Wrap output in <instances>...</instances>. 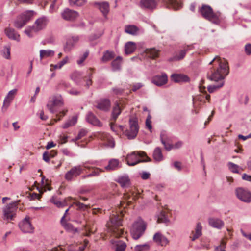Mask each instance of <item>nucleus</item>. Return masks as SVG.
Listing matches in <instances>:
<instances>
[{
    "label": "nucleus",
    "mask_w": 251,
    "mask_h": 251,
    "mask_svg": "<svg viewBox=\"0 0 251 251\" xmlns=\"http://www.w3.org/2000/svg\"><path fill=\"white\" fill-rule=\"evenodd\" d=\"M209 64L213 65V66L209 69L207 73V78L211 81L219 82V84L218 85L208 86V91L211 93L224 85V79L228 75L229 69L227 61L218 56H216L213 58Z\"/></svg>",
    "instance_id": "1"
},
{
    "label": "nucleus",
    "mask_w": 251,
    "mask_h": 251,
    "mask_svg": "<svg viewBox=\"0 0 251 251\" xmlns=\"http://www.w3.org/2000/svg\"><path fill=\"white\" fill-rule=\"evenodd\" d=\"M123 212L120 211V214H113L110 217V219L106 224V226L108 231L111 233L116 237H120L124 233V230L121 228L122 226Z\"/></svg>",
    "instance_id": "2"
},
{
    "label": "nucleus",
    "mask_w": 251,
    "mask_h": 251,
    "mask_svg": "<svg viewBox=\"0 0 251 251\" xmlns=\"http://www.w3.org/2000/svg\"><path fill=\"white\" fill-rule=\"evenodd\" d=\"M202 17L213 24L218 25L221 22V13L214 12L212 8L209 5L202 4L199 10Z\"/></svg>",
    "instance_id": "3"
},
{
    "label": "nucleus",
    "mask_w": 251,
    "mask_h": 251,
    "mask_svg": "<svg viewBox=\"0 0 251 251\" xmlns=\"http://www.w3.org/2000/svg\"><path fill=\"white\" fill-rule=\"evenodd\" d=\"M146 229V224L144 221L139 219L132 225L130 233L132 238L135 240L139 239L144 233Z\"/></svg>",
    "instance_id": "4"
},
{
    "label": "nucleus",
    "mask_w": 251,
    "mask_h": 251,
    "mask_svg": "<svg viewBox=\"0 0 251 251\" xmlns=\"http://www.w3.org/2000/svg\"><path fill=\"white\" fill-rule=\"evenodd\" d=\"M126 160L128 165L134 166L141 162L150 161V159L143 151H134L127 155Z\"/></svg>",
    "instance_id": "5"
},
{
    "label": "nucleus",
    "mask_w": 251,
    "mask_h": 251,
    "mask_svg": "<svg viewBox=\"0 0 251 251\" xmlns=\"http://www.w3.org/2000/svg\"><path fill=\"white\" fill-rule=\"evenodd\" d=\"M64 104L63 99L61 95L56 94L50 97V100L47 104V107L51 113H55L54 109L55 106H61Z\"/></svg>",
    "instance_id": "6"
},
{
    "label": "nucleus",
    "mask_w": 251,
    "mask_h": 251,
    "mask_svg": "<svg viewBox=\"0 0 251 251\" xmlns=\"http://www.w3.org/2000/svg\"><path fill=\"white\" fill-rule=\"evenodd\" d=\"M129 129L125 131V135L128 139H133L136 136L139 131V126L136 119H131L129 121Z\"/></svg>",
    "instance_id": "7"
},
{
    "label": "nucleus",
    "mask_w": 251,
    "mask_h": 251,
    "mask_svg": "<svg viewBox=\"0 0 251 251\" xmlns=\"http://www.w3.org/2000/svg\"><path fill=\"white\" fill-rule=\"evenodd\" d=\"M32 16V11L24 12L17 18L14 22V26L16 28H21L30 20Z\"/></svg>",
    "instance_id": "8"
},
{
    "label": "nucleus",
    "mask_w": 251,
    "mask_h": 251,
    "mask_svg": "<svg viewBox=\"0 0 251 251\" xmlns=\"http://www.w3.org/2000/svg\"><path fill=\"white\" fill-rule=\"evenodd\" d=\"M18 202V201H16L10 203L3 208V212L4 219L8 221L13 219L17 209Z\"/></svg>",
    "instance_id": "9"
},
{
    "label": "nucleus",
    "mask_w": 251,
    "mask_h": 251,
    "mask_svg": "<svg viewBox=\"0 0 251 251\" xmlns=\"http://www.w3.org/2000/svg\"><path fill=\"white\" fill-rule=\"evenodd\" d=\"M83 169L80 165L72 167L65 175V178L67 181H72L79 176L83 172Z\"/></svg>",
    "instance_id": "10"
},
{
    "label": "nucleus",
    "mask_w": 251,
    "mask_h": 251,
    "mask_svg": "<svg viewBox=\"0 0 251 251\" xmlns=\"http://www.w3.org/2000/svg\"><path fill=\"white\" fill-rule=\"evenodd\" d=\"M237 198L241 201L249 203L251 202V193L242 188H238L236 190Z\"/></svg>",
    "instance_id": "11"
},
{
    "label": "nucleus",
    "mask_w": 251,
    "mask_h": 251,
    "mask_svg": "<svg viewBox=\"0 0 251 251\" xmlns=\"http://www.w3.org/2000/svg\"><path fill=\"white\" fill-rule=\"evenodd\" d=\"M48 22L47 17L43 16L36 20L34 25L31 27V29L34 30V32H38L44 28Z\"/></svg>",
    "instance_id": "12"
},
{
    "label": "nucleus",
    "mask_w": 251,
    "mask_h": 251,
    "mask_svg": "<svg viewBox=\"0 0 251 251\" xmlns=\"http://www.w3.org/2000/svg\"><path fill=\"white\" fill-rule=\"evenodd\" d=\"M79 40V37L78 36H72L68 38L65 44L64 45V51L66 52H70Z\"/></svg>",
    "instance_id": "13"
},
{
    "label": "nucleus",
    "mask_w": 251,
    "mask_h": 251,
    "mask_svg": "<svg viewBox=\"0 0 251 251\" xmlns=\"http://www.w3.org/2000/svg\"><path fill=\"white\" fill-rule=\"evenodd\" d=\"M78 15L77 12L69 8L65 9L61 13L62 18L66 21H74L78 17Z\"/></svg>",
    "instance_id": "14"
},
{
    "label": "nucleus",
    "mask_w": 251,
    "mask_h": 251,
    "mask_svg": "<svg viewBox=\"0 0 251 251\" xmlns=\"http://www.w3.org/2000/svg\"><path fill=\"white\" fill-rule=\"evenodd\" d=\"M19 227L24 233H31L33 232V228L29 221V218L25 217L21 223Z\"/></svg>",
    "instance_id": "15"
},
{
    "label": "nucleus",
    "mask_w": 251,
    "mask_h": 251,
    "mask_svg": "<svg viewBox=\"0 0 251 251\" xmlns=\"http://www.w3.org/2000/svg\"><path fill=\"white\" fill-rule=\"evenodd\" d=\"M208 222L210 226L218 229H221L224 226V221L221 219L216 217L209 218Z\"/></svg>",
    "instance_id": "16"
},
{
    "label": "nucleus",
    "mask_w": 251,
    "mask_h": 251,
    "mask_svg": "<svg viewBox=\"0 0 251 251\" xmlns=\"http://www.w3.org/2000/svg\"><path fill=\"white\" fill-rule=\"evenodd\" d=\"M153 241L157 245L161 246L167 245L169 241L167 238L163 235L160 232H156L153 237Z\"/></svg>",
    "instance_id": "17"
},
{
    "label": "nucleus",
    "mask_w": 251,
    "mask_h": 251,
    "mask_svg": "<svg viewBox=\"0 0 251 251\" xmlns=\"http://www.w3.org/2000/svg\"><path fill=\"white\" fill-rule=\"evenodd\" d=\"M168 80L166 74H163L161 75H157L153 77L152 79V82L155 85L161 86L165 84Z\"/></svg>",
    "instance_id": "18"
},
{
    "label": "nucleus",
    "mask_w": 251,
    "mask_h": 251,
    "mask_svg": "<svg viewBox=\"0 0 251 251\" xmlns=\"http://www.w3.org/2000/svg\"><path fill=\"white\" fill-rule=\"evenodd\" d=\"M157 5V0H141L139 6L143 9L150 10L155 8Z\"/></svg>",
    "instance_id": "19"
},
{
    "label": "nucleus",
    "mask_w": 251,
    "mask_h": 251,
    "mask_svg": "<svg viewBox=\"0 0 251 251\" xmlns=\"http://www.w3.org/2000/svg\"><path fill=\"white\" fill-rule=\"evenodd\" d=\"M17 92V89H13L10 91L7 94V96L4 99L3 101V105L2 107V110L7 109V107L9 106L10 103L14 98V96Z\"/></svg>",
    "instance_id": "20"
},
{
    "label": "nucleus",
    "mask_w": 251,
    "mask_h": 251,
    "mask_svg": "<svg viewBox=\"0 0 251 251\" xmlns=\"http://www.w3.org/2000/svg\"><path fill=\"white\" fill-rule=\"evenodd\" d=\"M86 120L89 123L98 126H102V124L97 117L91 111H89L86 115Z\"/></svg>",
    "instance_id": "21"
},
{
    "label": "nucleus",
    "mask_w": 251,
    "mask_h": 251,
    "mask_svg": "<svg viewBox=\"0 0 251 251\" xmlns=\"http://www.w3.org/2000/svg\"><path fill=\"white\" fill-rule=\"evenodd\" d=\"M103 145L107 147L113 148L115 144L113 138L107 133H103L101 137Z\"/></svg>",
    "instance_id": "22"
},
{
    "label": "nucleus",
    "mask_w": 251,
    "mask_h": 251,
    "mask_svg": "<svg viewBox=\"0 0 251 251\" xmlns=\"http://www.w3.org/2000/svg\"><path fill=\"white\" fill-rule=\"evenodd\" d=\"M193 48V45H187L184 46L183 49L180 50L179 52L174 57V60L178 61L182 59L185 57L186 52L189 50H192Z\"/></svg>",
    "instance_id": "23"
},
{
    "label": "nucleus",
    "mask_w": 251,
    "mask_h": 251,
    "mask_svg": "<svg viewBox=\"0 0 251 251\" xmlns=\"http://www.w3.org/2000/svg\"><path fill=\"white\" fill-rule=\"evenodd\" d=\"M110 106V101L108 99L101 100L97 102L96 107L103 111H107Z\"/></svg>",
    "instance_id": "24"
},
{
    "label": "nucleus",
    "mask_w": 251,
    "mask_h": 251,
    "mask_svg": "<svg viewBox=\"0 0 251 251\" xmlns=\"http://www.w3.org/2000/svg\"><path fill=\"white\" fill-rule=\"evenodd\" d=\"M171 79L175 82H188L189 78L183 74H174L171 75Z\"/></svg>",
    "instance_id": "25"
},
{
    "label": "nucleus",
    "mask_w": 251,
    "mask_h": 251,
    "mask_svg": "<svg viewBox=\"0 0 251 251\" xmlns=\"http://www.w3.org/2000/svg\"><path fill=\"white\" fill-rule=\"evenodd\" d=\"M98 6L100 11L102 13L103 15L106 17L109 11V4L107 2L104 1L102 2H98L96 4Z\"/></svg>",
    "instance_id": "26"
},
{
    "label": "nucleus",
    "mask_w": 251,
    "mask_h": 251,
    "mask_svg": "<svg viewBox=\"0 0 251 251\" xmlns=\"http://www.w3.org/2000/svg\"><path fill=\"white\" fill-rule=\"evenodd\" d=\"M122 187H127L130 185V179L127 175H124L119 176L117 180Z\"/></svg>",
    "instance_id": "27"
},
{
    "label": "nucleus",
    "mask_w": 251,
    "mask_h": 251,
    "mask_svg": "<svg viewBox=\"0 0 251 251\" xmlns=\"http://www.w3.org/2000/svg\"><path fill=\"white\" fill-rule=\"evenodd\" d=\"M119 161L118 159H113L109 161L108 165L105 167L108 171L116 170L119 167Z\"/></svg>",
    "instance_id": "28"
},
{
    "label": "nucleus",
    "mask_w": 251,
    "mask_h": 251,
    "mask_svg": "<svg viewBox=\"0 0 251 251\" xmlns=\"http://www.w3.org/2000/svg\"><path fill=\"white\" fill-rule=\"evenodd\" d=\"M145 52L150 58L155 59L158 57L159 50L154 48L147 49L145 50Z\"/></svg>",
    "instance_id": "29"
},
{
    "label": "nucleus",
    "mask_w": 251,
    "mask_h": 251,
    "mask_svg": "<svg viewBox=\"0 0 251 251\" xmlns=\"http://www.w3.org/2000/svg\"><path fill=\"white\" fill-rule=\"evenodd\" d=\"M136 49L135 44L133 42H128L125 46V53L127 54H131Z\"/></svg>",
    "instance_id": "30"
},
{
    "label": "nucleus",
    "mask_w": 251,
    "mask_h": 251,
    "mask_svg": "<svg viewBox=\"0 0 251 251\" xmlns=\"http://www.w3.org/2000/svg\"><path fill=\"white\" fill-rule=\"evenodd\" d=\"M121 113V109L119 104L118 103H115L112 112V120L115 121Z\"/></svg>",
    "instance_id": "31"
},
{
    "label": "nucleus",
    "mask_w": 251,
    "mask_h": 251,
    "mask_svg": "<svg viewBox=\"0 0 251 251\" xmlns=\"http://www.w3.org/2000/svg\"><path fill=\"white\" fill-rule=\"evenodd\" d=\"M54 55V51L50 50H40V58L41 60L43 58L52 57Z\"/></svg>",
    "instance_id": "32"
},
{
    "label": "nucleus",
    "mask_w": 251,
    "mask_h": 251,
    "mask_svg": "<svg viewBox=\"0 0 251 251\" xmlns=\"http://www.w3.org/2000/svg\"><path fill=\"white\" fill-rule=\"evenodd\" d=\"M168 5L175 10H177L181 7V4L177 0H163Z\"/></svg>",
    "instance_id": "33"
},
{
    "label": "nucleus",
    "mask_w": 251,
    "mask_h": 251,
    "mask_svg": "<svg viewBox=\"0 0 251 251\" xmlns=\"http://www.w3.org/2000/svg\"><path fill=\"white\" fill-rule=\"evenodd\" d=\"M5 32L7 36L10 39L18 40L19 38V35L16 32L14 29L10 28H6Z\"/></svg>",
    "instance_id": "34"
},
{
    "label": "nucleus",
    "mask_w": 251,
    "mask_h": 251,
    "mask_svg": "<svg viewBox=\"0 0 251 251\" xmlns=\"http://www.w3.org/2000/svg\"><path fill=\"white\" fill-rule=\"evenodd\" d=\"M153 157L156 161H160L163 159V156L162 153L161 149L159 147H156L153 151Z\"/></svg>",
    "instance_id": "35"
},
{
    "label": "nucleus",
    "mask_w": 251,
    "mask_h": 251,
    "mask_svg": "<svg viewBox=\"0 0 251 251\" xmlns=\"http://www.w3.org/2000/svg\"><path fill=\"white\" fill-rule=\"evenodd\" d=\"M202 226L200 223H198L197 224L195 232H192L193 234L192 237V240L194 241L198 239L200 236L201 235Z\"/></svg>",
    "instance_id": "36"
},
{
    "label": "nucleus",
    "mask_w": 251,
    "mask_h": 251,
    "mask_svg": "<svg viewBox=\"0 0 251 251\" xmlns=\"http://www.w3.org/2000/svg\"><path fill=\"white\" fill-rule=\"evenodd\" d=\"M125 31L128 34L134 35H136L138 31V28L135 25H126L125 26Z\"/></svg>",
    "instance_id": "37"
},
{
    "label": "nucleus",
    "mask_w": 251,
    "mask_h": 251,
    "mask_svg": "<svg viewBox=\"0 0 251 251\" xmlns=\"http://www.w3.org/2000/svg\"><path fill=\"white\" fill-rule=\"evenodd\" d=\"M50 201L59 208L63 207L67 205L66 199L64 200L63 201H61L57 200L54 196L50 199Z\"/></svg>",
    "instance_id": "38"
},
{
    "label": "nucleus",
    "mask_w": 251,
    "mask_h": 251,
    "mask_svg": "<svg viewBox=\"0 0 251 251\" xmlns=\"http://www.w3.org/2000/svg\"><path fill=\"white\" fill-rule=\"evenodd\" d=\"M157 221L159 223H163L168 224L170 221L165 211H162L158 216Z\"/></svg>",
    "instance_id": "39"
},
{
    "label": "nucleus",
    "mask_w": 251,
    "mask_h": 251,
    "mask_svg": "<svg viewBox=\"0 0 251 251\" xmlns=\"http://www.w3.org/2000/svg\"><path fill=\"white\" fill-rule=\"evenodd\" d=\"M122 62V57L118 56L111 63L112 69L114 71H117L120 69Z\"/></svg>",
    "instance_id": "40"
},
{
    "label": "nucleus",
    "mask_w": 251,
    "mask_h": 251,
    "mask_svg": "<svg viewBox=\"0 0 251 251\" xmlns=\"http://www.w3.org/2000/svg\"><path fill=\"white\" fill-rule=\"evenodd\" d=\"M77 121V117L74 116L72 118L69 119L62 126L64 129L67 128L70 126L75 125Z\"/></svg>",
    "instance_id": "41"
},
{
    "label": "nucleus",
    "mask_w": 251,
    "mask_h": 251,
    "mask_svg": "<svg viewBox=\"0 0 251 251\" xmlns=\"http://www.w3.org/2000/svg\"><path fill=\"white\" fill-rule=\"evenodd\" d=\"M115 246V251H125L127 246L124 241L119 240L116 242Z\"/></svg>",
    "instance_id": "42"
},
{
    "label": "nucleus",
    "mask_w": 251,
    "mask_h": 251,
    "mask_svg": "<svg viewBox=\"0 0 251 251\" xmlns=\"http://www.w3.org/2000/svg\"><path fill=\"white\" fill-rule=\"evenodd\" d=\"M150 248V245L147 243L142 245H137L134 248V251H148Z\"/></svg>",
    "instance_id": "43"
},
{
    "label": "nucleus",
    "mask_w": 251,
    "mask_h": 251,
    "mask_svg": "<svg viewBox=\"0 0 251 251\" xmlns=\"http://www.w3.org/2000/svg\"><path fill=\"white\" fill-rule=\"evenodd\" d=\"M2 56L7 59H10V47L9 46H5L1 51Z\"/></svg>",
    "instance_id": "44"
},
{
    "label": "nucleus",
    "mask_w": 251,
    "mask_h": 251,
    "mask_svg": "<svg viewBox=\"0 0 251 251\" xmlns=\"http://www.w3.org/2000/svg\"><path fill=\"white\" fill-rule=\"evenodd\" d=\"M114 57V53L113 51H106L104 53L102 57V60L104 62H107L111 60Z\"/></svg>",
    "instance_id": "45"
},
{
    "label": "nucleus",
    "mask_w": 251,
    "mask_h": 251,
    "mask_svg": "<svg viewBox=\"0 0 251 251\" xmlns=\"http://www.w3.org/2000/svg\"><path fill=\"white\" fill-rule=\"evenodd\" d=\"M68 61V57L66 56L57 64L55 65L51 64V66L54 69H61L63 65L66 64Z\"/></svg>",
    "instance_id": "46"
},
{
    "label": "nucleus",
    "mask_w": 251,
    "mask_h": 251,
    "mask_svg": "<svg viewBox=\"0 0 251 251\" xmlns=\"http://www.w3.org/2000/svg\"><path fill=\"white\" fill-rule=\"evenodd\" d=\"M104 171L99 168H95V170L93 171L91 173L87 175L86 176H83V178H86L87 177H92L94 176H98L99 175L100 172H103Z\"/></svg>",
    "instance_id": "47"
},
{
    "label": "nucleus",
    "mask_w": 251,
    "mask_h": 251,
    "mask_svg": "<svg viewBox=\"0 0 251 251\" xmlns=\"http://www.w3.org/2000/svg\"><path fill=\"white\" fill-rule=\"evenodd\" d=\"M228 166L229 170L235 173H239V166L232 162H229L228 163Z\"/></svg>",
    "instance_id": "48"
},
{
    "label": "nucleus",
    "mask_w": 251,
    "mask_h": 251,
    "mask_svg": "<svg viewBox=\"0 0 251 251\" xmlns=\"http://www.w3.org/2000/svg\"><path fill=\"white\" fill-rule=\"evenodd\" d=\"M165 135L161 133L160 134V140L162 144L164 145L165 149L167 151H170L172 148V146L170 144L166 143L164 140Z\"/></svg>",
    "instance_id": "49"
},
{
    "label": "nucleus",
    "mask_w": 251,
    "mask_h": 251,
    "mask_svg": "<svg viewBox=\"0 0 251 251\" xmlns=\"http://www.w3.org/2000/svg\"><path fill=\"white\" fill-rule=\"evenodd\" d=\"M89 54V50H86V51L83 53V54L79 57V59L77 60V63L78 65H81L84 60L86 59V58L88 56Z\"/></svg>",
    "instance_id": "50"
},
{
    "label": "nucleus",
    "mask_w": 251,
    "mask_h": 251,
    "mask_svg": "<svg viewBox=\"0 0 251 251\" xmlns=\"http://www.w3.org/2000/svg\"><path fill=\"white\" fill-rule=\"evenodd\" d=\"M86 0H70V2L71 5H75L77 6H82L86 2Z\"/></svg>",
    "instance_id": "51"
},
{
    "label": "nucleus",
    "mask_w": 251,
    "mask_h": 251,
    "mask_svg": "<svg viewBox=\"0 0 251 251\" xmlns=\"http://www.w3.org/2000/svg\"><path fill=\"white\" fill-rule=\"evenodd\" d=\"M226 245V243L223 240L221 241L220 244L215 247V251H226L225 250Z\"/></svg>",
    "instance_id": "52"
},
{
    "label": "nucleus",
    "mask_w": 251,
    "mask_h": 251,
    "mask_svg": "<svg viewBox=\"0 0 251 251\" xmlns=\"http://www.w3.org/2000/svg\"><path fill=\"white\" fill-rule=\"evenodd\" d=\"M61 223L66 230L68 231L73 230V225L70 223H66L65 220H63V222H61Z\"/></svg>",
    "instance_id": "53"
},
{
    "label": "nucleus",
    "mask_w": 251,
    "mask_h": 251,
    "mask_svg": "<svg viewBox=\"0 0 251 251\" xmlns=\"http://www.w3.org/2000/svg\"><path fill=\"white\" fill-rule=\"evenodd\" d=\"M74 204H75L77 206L78 209L81 210H85L88 207V205L78 201L74 202Z\"/></svg>",
    "instance_id": "54"
},
{
    "label": "nucleus",
    "mask_w": 251,
    "mask_h": 251,
    "mask_svg": "<svg viewBox=\"0 0 251 251\" xmlns=\"http://www.w3.org/2000/svg\"><path fill=\"white\" fill-rule=\"evenodd\" d=\"M151 116L150 114H149V115L146 120V126L150 130H151V128H152V126H151Z\"/></svg>",
    "instance_id": "55"
},
{
    "label": "nucleus",
    "mask_w": 251,
    "mask_h": 251,
    "mask_svg": "<svg viewBox=\"0 0 251 251\" xmlns=\"http://www.w3.org/2000/svg\"><path fill=\"white\" fill-rule=\"evenodd\" d=\"M245 52L247 55L251 54V44L248 43L245 45Z\"/></svg>",
    "instance_id": "56"
},
{
    "label": "nucleus",
    "mask_w": 251,
    "mask_h": 251,
    "mask_svg": "<svg viewBox=\"0 0 251 251\" xmlns=\"http://www.w3.org/2000/svg\"><path fill=\"white\" fill-rule=\"evenodd\" d=\"M80 75V73L78 72L74 73L72 75V79L77 84H79L77 76Z\"/></svg>",
    "instance_id": "57"
},
{
    "label": "nucleus",
    "mask_w": 251,
    "mask_h": 251,
    "mask_svg": "<svg viewBox=\"0 0 251 251\" xmlns=\"http://www.w3.org/2000/svg\"><path fill=\"white\" fill-rule=\"evenodd\" d=\"M87 133V131L85 129H81L79 132L78 134L77 135V138H79L80 139L82 137H84Z\"/></svg>",
    "instance_id": "58"
},
{
    "label": "nucleus",
    "mask_w": 251,
    "mask_h": 251,
    "mask_svg": "<svg viewBox=\"0 0 251 251\" xmlns=\"http://www.w3.org/2000/svg\"><path fill=\"white\" fill-rule=\"evenodd\" d=\"M143 86V85L141 83H136L133 85L132 90L134 92H135Z\"/></svg>",
    "instance_id": "59"
},
{
    "label": "nucleus",
    "mask_w": 251,
    "mask_h": 251,
    "mask_svg": "<svg viewBox=\"0 0 251 251\" xmlns=\"http://www.w3.org/2000/svg\"><path fill=\"white\" fill-rule=\"evenodd\" d=\"M50 155L48 151H45L43 154V159L46 162H49L50 161Z\"/></svg>",
    "instance_id": "60"
},
{
    "label": "nucleus",
    "mask_w": 251,
    "mask_h": 251,
    "mask_svg": "<svg viewBox=\"0 0 251 251\" xmlns=\"http://www.w3.org/2000/svg\"><path fill=\"white\" fill-rule=\"evenodd\" d=\"M41 198V195L38 194L33 193L30 195V200H33L35 199L39 200Z\"/></svg>",
    "instance_id": "61"
},
{
    "label": "nucleus",
    "mask_w": 251,
    "mask_h": 251,
    "mask_svg": "<svg viewBox=\"0 0 251 251\" xmlns=\"http://www.w3.org/2000/svg\"><path fill=\"white\" fill-rule=\"evenodd\" d=\"M242 235L245 238H247L250 241H251V233L248 234L242 229L240 230Z\"/></svg>",
    "instance_id": "62"
},
{
    "label": "nucleus",
    "mask_w": 251,
    "mask_h": 251,
    "mask_svg": "<svg viewBox=\"0 0 251 251\" xmlns=\"http://www.w3.org/2000/svg\"><path fill=\"white\" fill-rule=\"evenodd\" d=\"M112 90L114 93L117 95L121 94L124 92V90L123 89L119 88H113Z\"/></svg>",
    "instance_id": "63"
},
{
    "label": "nucleus",
    "mask_w": 251,
    "mask_h": 251,
    "mask_svg": "<svg viewBox=\"0 0 251 251\" xmlns=\"http://www.w3.org/2000/svg\"><path fill=\"white\" fill-rule=\"evenodd\" d=\"M150 176V174L148 172H143L141 174V177L144 180L148 179Z\"/></svg>",
    "instance_id": "64"
}]
</instances>
